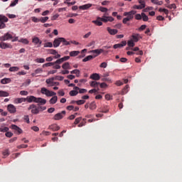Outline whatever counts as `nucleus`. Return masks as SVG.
Segmentation results:
<instances>
[{
	"instance_id": "nucleus-1",
	"label": "nucleus",
	"mask_w": 182,
	"mask_h": 182,
	"mask_svg": "<svg viewBox=\"0 0 182 182\" xmlns=\"http://www.w3.org/2000/svg\"><path fill=\"white\" fill-rule=\"evenodd\" d=\"M109 14L105 13L102 17H97L96 20L92 21V23H95L97 26H102L103 22H113L114 18L112 16H108Z\"/></svg>"
},
{
	"instance_id": "nucleus-2",
	"label": "nucleus",
	"mask_w": 182,
	"mask_h": 182,
	"mask_svg": "<svg viewBox=\"0 0 182 182\" xmlns=\"http://www.w3.org/2000/svg\"><path fill=\"white\" fill-rule=\"evenodd\" d=\"M136 14H137V11L132 10L131 11L129 12H124V16H127V18H124L122 21L123 23H127V22H129V21H132V19H133V18H134V15H136Z\"/></svg>"
},
{
	"instance_id": "nucleus-3",
	"label": "nucleus",
	"mask_w": 182,
	"mask_h": 182,
	"mask_svg": "<svg viewBox=\"0 0 182 182\" xmlns=\"http://www.w3.org/2000/svg\"><path fill=\"white\" fill-rule=\"evenodd\" d=\"M41 93L42 95H46V96H47V97H51L52 96H56V92L50 91V90L46 89V87H42L41 90Z\"/></svg>"
},
{
	"instance_id": "nucleus-4",
	"label": "nucleus",
	"mask_w": 182,
	"mask_h": 182,
	"mask_svg": "<svg viewBox=\"0 0 182 182\" xmlns=\"http://www.w3.org/2000/svg\"><path fill=\"white\" fill-rule=\"evenodd\" d=\"M5 22H8V18L4 15H0V29H4V28H6Z\"/></svg>"
},
{
	"instance_id": "nucleus-5",
	"label": "nucleus",
	"mask_w": 182,
	"mask_h": 182,
	"mask_svg": "<svg viewBox=\"0 0 182 182\" xmlns=\"http://www.w3.org/2000/svg\"><path fill=\"white\" fill-rule=\"evenodd\" d=\"M28 110H31L33 114H39V107H36V105L32 104L28 107Z\"/></svg>"
},
{
	"instance_id": "nucleus-6",
	"label": "nucleus",
	"mask_w": 182,
	"mask_h": 182,
	"mask_svg": "<svg viewBox=\"0 0 182 182\" xmlns=\"http://www.w3.org/2000/svg\"><path fill=\"white\" fill-rule=\"evenodd\" d=\"M9 39H14V36L9 33H4V35L0 36L1 42H5V41H9Z\"/></svg>"
},
{
	"instance_id": "nucleus-7",
	"label": "nucleus",
	"mask_w": 182,
	"mask_h": 182,
	"mask_svg": "<svg viewBox=\"0 0 182 182\" xmlns=\"http://www.w3.org/2000/svg\"><path fill=\"white\" fill-rule=\"evenodd\" d=\"M66 114V111H62L61 112H59L54 115L53 119L54 120H60L61 119H63V115Z\"/></svg>"
},
{
	"instance_id": "nucleus-8",
	"label": "nucleus",
	"mask_w": 182,
	"mask_h": 182,
	"mask_svg": "<svg viewBox=\"0 0 182 182\" xmlns=\"http://www.w3.org/2000/svg\"><path fill=\"white\" fill-rule=\"evenodd\" d=\"M69 59H70V56L66 55L55 60V63H57L58 65H61V63H63V62H66V60H69Z\"/></svg>"
},
{
	"instance_id": "nucleus-9",
	"label": "nucleus",
	"mask_w": 182,
	"mask_h": 182,
	"mask_svg": "<svg viewBox=\"0 0 182 182\" xmlns=\"http://www.w3.org/2000/svg\"><path fill=\"white\" fill-rule=\"evenodd\" d=\"M38 100V97L33 96V95H31V96H28L26 98V102H28V103H36Z\"/></svg>"
},
{
	"instance_id": "nucleus-10",
	"label": "nucleus",
	"mask_w": 182,
	"mask_h": 182,
	"mask_svg": "<svg viewBox=\"0 0 182 182\" xmlns=\"http://www.w3.org/2000/svg\"><path fill=\"white\" fill-rule=\"evenodd\" d=\"M7 110L8 112H9V113H11V114L16 113V107H15V105L12 104H9L7 106Z\"/></svg>"
},
{
	"instance_id": "nucleus-11",
	"label": "nucleus",
	"mask_w": 182,
	"mask_h": 182,
	"mask_svg": "<svg viewBox=\"0 0 182 182\" xmlns=\"http://www.w3.org/2000/svg\"><path fill=\"white\" fill-rule=\"evenodd\" d=\"M60 43H62V38H57L54 40L53 43V46L54 48H59Z\"/></svg>"
},
{
	"instance_id": "nucleus-12",
	"label": "nucleus",
	"mask_w": 182,
	"mask_h": 182,
	"mask_svg": "<svg viewBox=\"0 0 182 182\" xmlns=\"http://www.w3.org/2000/svg\"><path fill=\"white\" fill-rule=\"evenodd\" d=\"M98 112H100V113H108L109 107L107 105H103L98 109Z\"/></svg>"
},
{
	"instance_id": "nucleus-13",
	"label": "nucleus",
	"mask_w": 182,
	"mask_h": 182,
	"mask_svg": "<svg viewBox=\"0 0 182 182\" xmlns=\"http://www.w3.org/2000/svg\"><path fill=\"white\" fill-rule=\"evenodd\" d=\"M1 49H12V45L4 42L1 43Z\"/></svg>"
},
{
	"instance_id": "nucleus-14",
	"label": "nucleus",
	"mask_w": 182,
	"mask_h": 182,
	"mask_svg": "<svg viewBox=\"0 0 182 182\" xmlns=\"http://www.w3.org/2000/svg\"><path fill=\"white\" fill-rule=\"evenodd\" d=\"M105 50L103 49H96V50H92L90 51V53H95V55H93L94 58H96V56H99L100 53H103Z\"/></svg>"
},
{
	"instance_id": "nucleus-15",
	"label": "nucleus",
	"mask_w": 182,
	"mask_h": 182,
	"mask_svg": "<svg viewBox=\"0 0 182 182\" xmlns=\"http://www.w3.org/2000/svg\"><path fill=\"white\" fill-rule=\"evenodd\" d=\"M32 43L35 45H39L38 48H41V45H42V41H41L38 37L33 38Z\"/></svg>"
},
{
	"instance_id": "nucleus-16",
	"label": "nucleus",
	"mask_w": 182,
	"mask_h": 182,
	"mask_svg": "<svg viewBox=\"0 0 182 182\" xmlns=\"http://www.w3.org/2000/svg\"><path fill=\"white\" fill-rule=\"evenodd\" d=\"M11 129L13 130H15V132H17L18 134H21L22 133V129H21L19 127L15 125V124H12L11 125Z\"/></svg>"
},
{
	"instance_id": "nucleus-17",
	"label": "nucleus",
	"mask_w": 182,
	"mask_h": 182,
	"mask_svg": "<svg viewBox=\"0 0 182 182\" xmlns=\"http://www.w3.org/2000/svg\"><path fill=\"white\" fill-rule=\"evenodd\" d=\"M132 41H134V42H139V41L140 40V39H141V36H140V34H133L132 36Z\"/></svg>"
},
{
	"instance_id": "nucleus-18",
	"label": "nucleus",
	"mask_w": 182,
	"mask_h": 182,
	"mask_svg": "<svg viewBox=\"0 0 182 182\" xmlns=\"http://www.w3.org/2000/svg\"><path fill=\"white\" fill-rule=\"evenodd\" d=\"M50 130H53V132H58L60 129V127L58 126L56 124H51L49 127Z\"/></svg>"
},
{
	"instance_id": "nucleus-19",
	"label": "nucleus",
	"mask_w": 182,
	"mask_h": 182,
	"mask_svg": "<svg viewBox=\"0 0 182 182\" xmlns=\"http://www.w3.org/2000/svg\"><path fill=\"white\" fill-rule=\"evenodd\" d=\"M140 5L137 6V5H134V9H144V8H146V2H141L139 3Z\"/></svg>"
},
{
	"instance_id": "nucleus-20",
	"label": "nucleus",
	"mask_w": 182,
	"mask_h": 182,
	"mask_svg": "<svg viewBox=\"0 0 182 182\" xmlns=\"http://www.w3.org/2000/svg\"><path fill=\"white\" fill-rule=\"evenodd\" d=\"M23 102H26V98H16L14 100V103L15 105H19V103H23Z\"/></svg>"
},
{
	"instance_id": "nucleus-21",
	"label": "nucleus",
	"mask_w": 182,
	"mask_h": 182,
	"mask_svg": "<svg viewBox=\"0 0 182 182\" xmlns=\"http://www.w3.org/2000/svg\"><path fill=\"white\" fill-rule=\"evenodd\" d=\"M107 32L109 33V35H116L119 31L117 29H112L110 27L107 28Z\"/></svg>"
},
{
	"instance_id": "nucleus-22",
	"label": "nucleus",
	"mask_w": 182,
	"mask_h": 182,
	"mask_svg": "<svg viewBox=\"0 0 182 182\" xmlns=\"http://www.w3.org/2000/svg\"><path fill=\"white\" fill-rule=\"evenodd\" d=\"M91 87H95V89H99V86L100 85V82L92 81L90 83Z\"/></svg>"
},
{
	"instance_id": "nucleus-23",
	"label": "nucleus",
	"mask_w": 182,
	"mask_h": 182,
	"mask_svg": "<svg viewBox=\"0 0 182 182\" xmlns=\"http://www.w3.org/2000/svg\"><path fill=\"white\" fill-rule=\"evenodd\" d=\"M90 79H92V80H100V75L97 73H93L90 75Z\"/></svg>"
},
{
	"instance_id": "nucleus-24",
	"label": "nucleus",
	"mask_w": 182,
	"mask_h": 182,
	"mask_svg": "<svg viewBox=\"0 0 182 182\" xmlns=\"http://www.w3.org/2000/svg\"><path fill=\"white\" fill-rule=\"evenodd\" d=\"M62 68L64 70L72 69V67L70 66V64L68 62L64 63L62 65Z\"/></svg>"
},
{
	"instance_id": "nucleus-25",
	"label": "nucleus",
	"mask_w": 182,
	"mask_h": 182,
	"mask_svg": "<svg viewBox=\"0 0 182 182\" xmlns=\"http://www.w3.org/2000/svg\"><path fill=\"white\" fill-rule=\"evenodd\" d=\"M58 102V96L53 95V97L50 100V105H55Z\"/></svg>"
},
{
	"instance_id": "nucleus-26",
	"label": "nucleus",
	"mask_w": 182,
	"mask_h": 182,
	"mask_svg": "<svg viewBox=\"0 0 182 182\" xmlns=\"http://www.w3.org/2000/svg\"><path fill=\"white\" fill-rule=\"evenodd\" d=\"M92 4H87L82 6H80V9H82L83 11H85L86 9H89V8H91Z\"/></svg>"
},
{
	"instance_id": "nucleus-27",
	"label": "nucleus",
	"mask_w": 182,
	"mask_h": 182,
	"mask_svg": "<svg viewBox=\"0 0 182 182\" xmlns=\"http://www.w3.org/2000/svg\"><path fill=\"white\" fill-rule=\"evenodd\" d=\"M11 78H4L1 80V85H8V83H11Z\"/></svg>"
},
{
	"instance_id": "nucleus-28",
	"label": "nucleus",
	"mask_w": 182,
	"mask_h": 182,
	"mask_svg": "<svg viewBox=\"0 0 182 182\" xmlns=\"http://www.w3.org/2000/svg\"><path fill=\"white\" fill-rule=\"evenodd\" d=\"M36 103H40V105H46V100H45L42 97H37Z\"/></svg>"
},
{
	"instance_id": "nucleus-29",
	"label": "nucleus",
	"mask_w": 182,
	"mask_h": 182,
	"mask_svg": "<svg viewBox=\"0 0 182 182\" xmlns=\"http://www.w3.org/2000/svg\"><path fill=\"white\" fill-rule=\"evenodd\" d=\"M8 96H9L8 92L0 90V97H8Z\"/></svg>"
},
{
	"instance_id": "nucleus-30",
	"label": "nucleus",
	"mask_w": 182,
	"mask_h": 182,
	"mask_svg": "<svg viewBox=\"0 0 182 182\" xmlns=\"http://www.w3.org/2000/svg\"><path fill=\"white\" fill-rule=\"evenodd\" d=\"M70 73L71 75H76L77 77H79L80 76V70L77 69L70 71Z\"/></svg>"
},
{
	"instance_id": "nucleus-31",
	"label": "nucleus",
	"mask_w": 182,
	"mask_h": 182,
	"mask_svg": "<svg viewBox=\"0 0 182 182\" xmlns=\"http://www.w3.org/2000/svg\"><path fill=\"white\" fill-rule=\"evenodd\" d=\"M56 64H58L56 61L53 63H47L43 65V68H48L49 66H53L54 65H56Z\"/></svg>"
},
{
	"instance_id": "nucleus-32",
	"label": "nucleus",
	"mask_w": 182,
	"mask_h": 182,
	"mask_svg": "<svg viewBox=\"0 0 182 182\" xmlns=\"http://www.w3.org/2000/svg\"><path fill=\"white\" fill-rule=\"evenodd\" d=\"M61 43L65 46H68V45H70V41H66V39L65 38H61Z\"/></svg>"
},
{
	"instance_id": "nucleus-33",
	"label": "nucleus",
	"mask_w": 182,
	"mask_h": 182,
	"mask_svg": "<svg viewBox=\"0 0 182 182\" xmlns=\"http://www.w3.org/2000/svg\"><path fill=\"white\" fill-rule=\"evenodd\" d=\"M79 53H80V51H71L70 52V56H71L72 58H75V56H77V55H79Z\"/></svg>"
},
{
	"instance_id": "nucleus-34",
	"label": "nucleus",
	"mask_w": 182,
	"mask_h": 182,
	"mask_svg": "<svg viewBox=\"0 0 182 182\" xmlns=\"http://www.w3.org/2000/svg\"><path fill=\"white\" fill-rule=\"evenodd\" d=\"M95 57L93 55H88L82 60V62H89V60H92Z\"/></svg>"
},
{
	"instance_id": "nucleus-35",
	"label": "nucleus",
	"mask_w": 182,
	"mask_h": 182,
	"mask_svg": "<svg viewBox=\"0 0 182 182\" xmlns=\"http://www.w3.org/2000/svg\"><path fill=\"white\" fill-rule=\"evenodd\" d=\"M97 107V106H96V102H92L90 103V110H95V109H96Z\"/></svg>"
},
{
	"instance_id": "nucleus-36",
	"label": "nucleus",
	"mask_w": 182,
	"mask_h": 182,
	"mask_svg": "<svg viewBox=\"0 0 182 182\" xmlns=\"http://www.w3.org/2000/svg\"><path fill=\"white\" fill-rule=\"evenodd\" d=\"M2 154H3L4 159H5V157H8V156H9L11 154V153H9V149H5L2 152Z\"/></svg>"
},
{
	"instance_id": "nucleus-37",
	"label": "nucleus",
	"mask_w": 182,
	"mask_h": 182,
	"mask_svg": "<svg viewBox=\"0 0 182 182\" xmlns=\"http://www.w3.org/2000/svg\"><path fill=\"white\" fill-rule=\"evenodd\" d=\"M127 45L129 48H134V45H136L134 43V41L133 40H129L127 42Z\"/></svg>"
},
{
	"instance_id": "nucleus-38",
	"label": "nucleus",
	"mask_w": 182,
	"mask_h": 182,
	"mask_svg": "<svg viewBox=\"0 0 182 182\" xmlns=\"http://www.w3.org/2000/svg\"><path fill=\"white\" fill-rule=\"evenodd\" d=\"M141 18L144 22H147V21H149V16H147V15H146L144 13H141Z\"/></svg>"
},
{
	"instance_id": "nucleus-39",
	"label": "nucleus",
	"mask_w": 182,
	"mask_h": 182,
	"mask_svg": "<svg viewBox=\"0 0 182 182\" xmlns=\"http://www.w3.org/2000/svg\"><path fill=\"white\" fill-rule=\"evenodd\" d=\"M151 2H152V4H154L155 5H163V1H159V0H151Z\"/></svg>"
},
{
	"instance_id": "nucleus-40",
	"label": "nucleus",
	"mask_w": 182,
	"mask_h": 182,
	"mask_svg": "<svg viewBox=\"0 0 182 182\" xmlns=\"http://www.w3.org/2000/svg\"><path fill=\"white\" fill-rule=\"evenodd\" d=\"M18 42H21V43H24V45H28L29 44V41L26 38H21L18 41Z\"/></svg>"
},
{
	"instance_id": "nucleus-41",
	"label": "nucleus",
	"mask_w": 182,
	"mask_h": 182,
	"mask_svg": "<svg viewBox=\"0 0 182 182\" xmlns=\"http://www.w3.org/2000/svg\"><path fill=\"white\" fill-rule=\"evenodd\" d=\"M44 48H53V43H52V42L45 43Z\"/></svg>"
},
{
	"instance_id": "nucleus-42",
	"label": "nucleus",
	"mask_w": 182,
	"mask_h": 182,
	"mask_svg": "<svg viewBox=\"0 0 182 182\" xmlns=\"http://www.w3.org/2000/svg\"><path fill=\"white\" fill-rule=\"evenodd\" d=\"M48 19H49V17H48V16L41 17L40 22H41V23H45V22H47Z\"/></svg>"
},
{
	"instance_id": "nucleus-43",
	"label": "nucleus",
	"mask_w": 182,
	"mask_h": 182,
	"mask_svg": "<svg viewBox=\"0 0 182 182\" xmlns=\"http://www.w3.org/2000/svg\"><path fill=\"white\" fill-rule=\"evenodd\" d=\"M19 70L18 67H10L9 68V72H18Z\"/></svg>"
},
{
	"instance_id": "nucleus-44",
	"label": "nucleus",
	"mask_w": 182,
	"mask_h": 182,
	"mask_svg": "<svg viewBox=\"0 0 182 182\" xmlns=\"http://www.w3.org/2000/svg\"><path fill=\"white\" fill-rule=\"evenodd\" d=\"M78 94H79V92L76 90H71L69 93L70 96H77Z\"/></svg>"
},
{
	"instance_id": "nucleus-45",
	"label": "nucleus",
	"mask_w": 182,
	"mask_h": 182,
	"mask_svg": "<svg viewBox=\"0 0 182 182\" xmlns=\"http://www.w3.org/2000/svg\"><path fill=\"white\" fill-rule=\"evenodd\" d=\"M53 80H55L54 77H51L50 79H47L46 80V82L47 83V85H52V83L53 82Z\"/></svg>"
},
{
	"instance_id": "nucleus-46",
	"label": "nucleus",
	"mask_w": 182,
	"mask_h": 182,
	"mask_svg": "<svg viewBox=\"0 0 182 182\" xmlns=\"http://www.w3.org/2000/svg\"><path fill=\"white\" fill-rule=\"evenodd\" d=\"M77 105H78V106H80V105H85V103H86V100H80L76 101Z\"/></svg>"
},
{
	"instance_id": "nucleus-47",
	"label": "nucleus",
	"mask_w": 182,
	"mask_h": 182,
	"mask_svg": "<svg viewBox=\"0 0 182 182\" xmlns=\"http://www.w3.org/2000/svg\"><path fill=\"white\" fill-rule=\"evenodd\" d=\"M9 131V128L8 127H4V128H0V132L3 133H7Z\"/></svg>"
},
{
	"instance_id": "nucleus-48",
	"label": "nucleus",
	"mask_w": 182,
	"mask_h": 182,
	"mask_svg": "<svg viewBox=\"0 0 182 182\" xmlns=\"http://www.w3.org/2000/svg\"><path fill=\"white\" fill-rule=\"evenodd\" d=\"M159 12H164L165 15H168V11L166 9H161V8H160L159 9Z\"/></svg>"
},
{
	"instance_id": "nucleus-49",
	"label": "nucleus",
	"mask_w": 182,
	"mask_h": 182,
	"mask_svg": "<svg viewBox=\"0 0 182 182\" xmlns=\"http://www.w3.org/2000/svg\"><path fill=\"white\" fill-rule=\"evenodd\" d=\"M86 124V119H83L82 122L78 124V127H83Z\"/></svg>"
},
{
	"instance_id": "nucleus-50",
	"label": "nucleus",
	"mask_w": 182,
	"mask_h": 182,
	"mask_svg": "<svg viewBox=\"0 0 182 182\" xmlns=\"http://www.w3.org/2000/svg\"><path fill=\"white\" fill-rule=\"evenodd\" d=\"M20 95L21 96H28V95H29V92H28V91L21 90L20 91Z\"/></svg>"
},
{
	"instance_id": "nucleus-51",
	"label": "nucleus",
	"mask_w": 182,
	"mask_h": 182,
	"mask_svg": "<svg viewBox=\"0 0 182 182\" xmlns=\"http://www.w3.org/2000/svg\"><path fill=\"white\" fill-rule=\"evenodd\" d=\"M36 62L37 63H45V60L44 58H37L36 59Z\"/></svg>"
},
{
	"instance_id": "nucleus-52",
	"label": "nucleus",
	"mask_w": 182,
	"mask_h": 182,
	"mask_svg": "<svg viewBox=\"0 0 182 182\" xmlns=\"http://www.w3.org/2000/svg\"><path fill=\"white\" fill-rule=\"evenodd\" d=\"M48 52H49L50 55H56L58 53V51H56V50H53V49H49Z\"/></svg>"
},
{
	"instance_id": "nucleus-53",
	"label": "nucleus",
	"mask_w": 182,
	"mask_h": 182,
	"mask_svg": "<svg viewBox=\"0 0 182 182\" xmlns=\"http://www.w3.org/2000/svg\"><path fill=\"white\" fill-rule=\"evenodd\" d=\"M167 8H169V9H176L177 8V6H176V4H169Z\"/></svg>"
},
{
	"instance_id": "nucleus-54",
	"label": "nucleus",
	"mask_w": 182,
	"mask_h": 182,
	"mask_svg": "<svg viewBox=\"0 0 182 182\" xmlns=\"http://www.w3.org/2000/svg\"><path fill=\"white\" fill-rule=\"evenodd\" d=\"M82 120V117H77L75 119L74 124H79L80 123V121Z\"/></svg>"
},
{
	"instance_id": "nucleus-55",
	"label": "nucleus",
	"mask_w": 182,
	"mask_h": 182,
	"mask_svg": "<svg viewBox=\"0 0 182 182\" xmlns=\"http://www.w3.org/2000/svg\"><path fill=\"white\" fill-rule=\"evenodd\" d=\"M99 11H100L101 12H105L106 13V12H107L108 9L106 7L100 6L99 8Z\"/></svg>"
},
{
	"instance_id": "nucleus-56",
	"label": "nucleus",
	"mask_w": 182,
	"mask_h": 182,
	"mask_svg": "<svg viewBox=\"0 0 182 182\" xmlns=\"http://www.w3.org/2000/svg\"><path fill=\"white\" fill-rule=\"evenodd\" d=\"M5 136H6V137L11 138L14 136V134L11 132H6Z\"/></svg>"
},
{
	"instance_id": "nucleus-57",
	"label": "nucleus",
	"mask_w": 182,
	"mask_h": 182,
	"mask_svg": "<svg viewBox=\"0 0 182 182\" xmlns=\"http://www.w3.org/2000/svg\"><path fill=\"white\" fill-rule=\"evenodd\" d=\"M59 18V14H56L51 17V21H56Z\"/></svg>"
},
{
	"instance_id": "nucleus-58",
	"label": "nucleus",
	"mask_w": 182,
	"mask_h": 182,
	"mask_svg": "<svg viewBox=\"0 0 182 182\" xmlns=\"http://www.w3.org/2000/svg\"><path fill=\"white\" fill-rule=\"evenodd\" d=\"M18 2H19V0H14L11 3L10 6H15L18 4Z\"/></svg>"
},
{
	"instance_id": "nucleus-59",
	"label": "nucleus",
	"mask_w": 182,
	"mask_h": 182,
	"mask_svg": "<svg viewBox=\"0 0 182 182\" xmlns=\"http://www.w3.org/2000/svg\"><path fill=\"white\" fill-rule=\"evenodd\" d=\"M107 86V84L106 82L100 83V87L101 89H105Z\"/></svg>"
},
{
	"instance_id": "nucleus-60",
	"label": "nucleus",
	"mask_w": 182,
	"mask_h": 182,
	"mask_svg": "<svg viewBox=\"0 0 182 182\" xmlns=\"http://www.w3.org/2000/svg\"><path fill=\"white\" fill-rule=\"evenodd\" d=\"M141 14H137L135 15V19H136V21H140V19H141Z\"/></svg>"
},
{
	"instance_id": "nucleus-61",
	"label": "nucleus",
	"mask_w": 182,
	"mask_h": 182,
	"mask_svg": "<svg viewBox=\"0 0 182 182\" xmlns=\"http://www.w3.org/2000/svg\"><path fill=\"white\" fill-rule=\"evenodd\" d=\"M31 21H33V22L38 23L40 22V18L33 16L31 18Z\"/></svg>"
},
{
	"instance_id": "nucleus-62",
	"label": "nucleus",
	"mask_w": 182,
	"mask_h": 182,
	"mask_svg": "<svg viewBox=\"0 0 182 182\" xmlns=\"http://www.w3.org/2000/svg\"><path fill=\"white\" fill-rule=\"evenodd\" d=\"M98 90H99V89L95 88V89L89 90L88 93H90V94H92V93H97V92H98Z\"/></svg>"
},
{
	"instance_id": "nucleus-63",
	"label": "nucleus",
	"mask_w": 182,
	"mask_h": 182,
	"mask_svg": "<svg viewBox=\"0 0 182 182\" xmlns=\"http://www.w3.org/2000/svg\"><path fill=\"white\" fill-rule=\"evenodd\" d=\"M100 68H107V63L104 62V63H101L100 65Z\"/></svg>"
},
{
	"instance_id": "nucleus-64",
	"label": "nucleus",
	"mask_w": 182,
	"mask_h": 182,
	"mask_svg": "<svg viewBox=\"0 0 182 182\" xmlns=\"http://www.w3.org/2000/svg\"><path fill=\"white\" fill-rule=\"evenodd\" d=\"M42 72H43V70H42V68H37L36 70H35V73L36 75H38V73H42Z\"/></svg>"
}]
</instances>
